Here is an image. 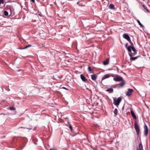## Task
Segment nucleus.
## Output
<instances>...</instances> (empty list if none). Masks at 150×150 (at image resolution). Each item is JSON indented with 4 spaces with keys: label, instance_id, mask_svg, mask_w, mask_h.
Instances as JSON below:
<instances>
[{
    "label": "nucleus",
    "instance_id": "nucleus-33",
    "mask_svg": "<svg viewBox=\"0 0 150 150\" xmlns=\"http://www.w3.org/2000/svg\"><path fill=\"white\" fill-rule=\"evenodd\" d=\"M2 118L1 117H0V119H2Z\"/></svg>",
    "mask_w": 150,
    "mask_h": 150
},
{
    "label": "nucleus",
    "instance_id": "nucleus-4",
    "mask_svg": "<svg viewBox=\"0 0 150 150\" xmlns=\"http://www.w3.org/2000/svg\"><path fill=\"white\" fill-rule=\"evenodd\" d=\"M113 80L115 81H123V78L117 75L113 78Z\"/></svg>",
    "mask_w": 150,
    "mask_h": 150
},
{
    "label": "nucleus",
    "instance_id": "nucleus-26",
    "mask_svg": "<svg viewBox=\"0 0 150 150\" xmlns=\"http://www.w3.org/2000/svg\"><path fill=\"white\" fill-rule=\"evenodd\" d=\"M69 128H70V129H71V131H72V130L73 129V127H72V126L70 125L69 127Z\"/></svg>",
    "mask_w": 150,
    "mask_h": 150
},
{
    "label": "nucleus",
    "instance_id": "nucleus-25",
    "mask_svg": "<svg viewBox=\"0 0 150 150\" xmlns=\"http://www.w3.org/2000/svg\"><path fill=\"white\" fill-rule=\"evenodd\" d=\"M32 46L31 45H29L26 46L24 48V49H26L29 47H32Z\"/></svg>",
    "mask_w": 150,
    "mask_h": 150
},
{
    "label": "nucleus",
    "instance_id": "nucleus-12",
    "mask_svg": "<svg viewBox=\"0 0 150 150\" xmlns=\"http://www.w3.org/2000/svg\"><path fill=\"white\" fill-rule=\"evenodd\" d=\"M91 78L93 81H95L97 78V76L95 74L91 75Z\"/></svg>",
    "mask_w": 150,
    "mask_h": 150
},
{
    "label": "nucleus",
    "instance_id": "nucleus-8",
    "mask_svg": "<svg viewBox=\"0 0 150 150\" xmlns=\"http://www.w3.org/2000/svg\"><path fill=\"white\" fill-rule=\"evenodd\" d=\"M80 78L84 82H86L88 81V80L86 79L84 76V75L83 74H81L80 75Z\"/></svg>",
    "mask_w": 150,
    "mask_h": 150
},
{
    "label": "nucleus",
    "instance_id": "nucleus-1",
    "mask_svg": "<svg viewBox=\"0 0 150 150\" xmlns=\"http://www.w3.org/2000/svg\"><path fill=\"white\" fill-rule=\"evenodd\" d=\"M131 46H129L127 47V50L129 52H131V54L135 55L137 53L136 50L133 46V45L132 42Z\"/></svg>",
    "mask_w": 150,
    "mask_h": 150
},
{
    "label": "nucleus",
    "instance_id": "nucleus-14",
    "mask_svg": "<svg viewBox=\"0 0 150 150\" xmlns=\"http://www.w3.org/2000/svg\"><path fill=\"white\" fill-rule=\"evenodd\" d=\"M4 0H0V8H3L4 6Z\"/></svg>",
    "mask_w": 150,
    "mask_h": 150
},
{
    "label": "nucleus",
    "instance_id": "nucleus-24",
    "mask_svg": "<svg viewBox=\"0 0 150 150\" xmlns=\"http://www.w3.org/2000/svg\"><path fill=\"white\" fill-rule=\"evenodd\" d=\"M4 14L5 16H7L8 15V13L7 11H5L4 12Z\"/></svg>",
    "mask_w": 150,
    "mask_h": 150
},
{
    "label": "nucleus",
    "instance_id": "nucleus-21",
    "mask_svg": "<svg viewBox=\"0 0 150 150\" xmlns=\"http://www.w3.org/2000/svg\"><path fill=\"white\" fill-rule=\"evenodd\" d=\"M142 6H143L144 8L148 12H149V10L148 9L147 7L145 6L144 5H143Z\"/></svg>",
    "mask_w": 150,
    "mask_h": 150
},
{
    "label": "nucleus",
    "instance_id": "nucleus-18",
    "mask_svg": "<svg viewBox=\"0 0 150 150\" xmlns=\"http://www.w3.org/2000/svg\"><path fill=\"white\" fill-rule=\"evenodd\" d=\"M109 7L110 8V9H114L115 8H114V5L113 4H110L109 6Z\"/></svg>",
    "mask_w": 150,
    "mask_h": 150
},
{
    "label": "nucleus",
    "instance_id": "nucleus-28",
    "mask_svg": "<svg viewBox=\"0 0 150 150\" xmlns=\"http://www.w3.org/2000/svg\"><path fill=\"white\" fill-rule=\"evenodd\" d=\"M10 109L11 110H14V109L13 108L11 107Z\"/></svg>",
    "mask_w": 150,
    "mask_h": 150
},
{
    "label": "nucleus",
    "instance_id": "nucleus-17",
    "mask_svg": "<svg viewBox=\"0 0 150 150\" xmlns=\"http://www.w3.org/2000/svg\"><path fill=\"white\" fill-rule=\"evenodd\" d=\"M88 70L90 73H93V71L89 66H88Z\"/></svg>",
    "mask_w": 150,
    "mask_h": 150
},
{
    "label": "nucleus",
    "instance_id": "nucleus-27",
    "mask_svg": "<svg viewBox=\"0 0 150 150\" xmlns=\"http://www.w3.org/2000/svg\"><path fill=\"white\" fill-rule=\"evenodd\" d=\"M50 150H57L56 149H50Z\"/></svg>",
    "mask_w": 150,
    "mask_h": 150
},
{
    "label": "nucleus",
    "instance_id": "nucleus-22",
    "mask_svg": "<svg viewBox=\"0 0 150 150\" xmlns=\"http://www.w3.org/2000/svg\"><path fill=\"white\" fill-rule=\"evenodd\" d=\"M103 64L105 65H107L109 64V61L108 60L105 61L103 62Z\"/></svg>",
    "mask_w": 150,
    "mask_h": 150
},
{
    "label": "nucleus",
    "instance_id": "nucleus-11",
    "mask_svg": "<svg viewBox=\"0 0 150 150\" xmlns=\"http://www.w3.org/2000/svg\"><path fill=\"white\" fill-rule=\"evenodd\" d=\"M110 75L109 74H107L105 75H104L102 78V80H104V79L108 78H109L110 77Z\"/></svg>",
    "mask_w": 150,
    "mask_h": 150
},
{
    "label": "nucleus",
    "instance_id": "nucleus-30",
    "mask_svg": "<svg viewBox=\"0 0 150 150\" xmlns=\"http://www.w3.org/2000/svg\"><path fill=\"white\" fill-rule=\"evenodd\" d=\"M31 1L34 2H35V0H31Z\"/></svg>",
    "mask_w": 150,
    "mask_h": 150
},
{
    "label": "nucleus",
    "instance_id": "nucleus-5",
    "mask_svg": "<svg viewBox=\"0 0 150 150\" xmlns=\"http://www.w3.org/2000/svg\"><path fill=\"white\" fill-rule=\"evenodd\" d=\"M122 82L118 84H117L115 85V87L117 88H120L123 87L125 84L126 81H122Z\"/></svg>",
    "mask_w": 150,
    "mask_h": 150
},
{
    "label": "nucleus",
    "instance_id": "nucleus-31",
    "mask_svg": "<svg viewBox=\"0 0 150 150\" xmlns=\"http://www.w3.org/2000/svg\"><path fill=\"white\" fill-rule=\"evenodd\" d=\"M128 45V44L127 43L125 44V46L126 47Z\"/></svg>",
    "mask_w": 150,
    "mask_h": 150
},
{
    "label": "nucleus",
    "instance_id": "nucleus-7",
    "mask_svg": "<svg viewBox=\"0 0 150 150\" xmlns=\"http://www.w3.org/2000/svg\"><path fill=\"white\" fill-rule=\"evenodd\" d=\"M144 134L145 136H147L148 134V128L146 125H144Z\"/></svg>",
    "mask_w": 150,
    "mask_h": 150
},
{
    "label": "nucleus",
    "instance_id": "nucleus-13",
    "mask_svg": "<svg viewBox=\"0 0 150 150\" xmlns=\"http://www.w3.org/2000/svg\"><path fill=\"white\" fill-rule=\"evenodd\" d=\"M131 113L132 117L135 119H136L137 117L134 112L132 110H131Z\"/></svg>",
    "mask_w": 150,
    "mask_h": 150
},
{
    "label": "nucleus",
    "instance_id": "nucleus-29",
    "mask_svg": "<svg viewBox=\"0 0 150 150\" xmlns=\"http://www.w3.org/2000/svg\"><path fill=\"white\" fill-rule=\"evenodd\" d=\"M62 88H63V89H66V90H68L66 88H65L64 87H63Z\"/></svg>",
    "mask_w": 150,
    "mask_h": 150
},
{
    "label": "nucleus",
    "instance_id": "nucleus-34",
    "mask_svg": "<svg viewBox=\"0 0 150 150\" xmlns=\"http://www.w3.org/2000/svg\"><path fill=\"white\" fill-rule=\"evenodd\" d=\"M79 2H77V4H79Z\"/></svg>",
    "mask_w": 150,
    "mask_h": 150
},
{
    "label": "nucleus",
    "instance_id": "nucleus-15",
    "mask_svg": "<svg viewBox=\"0 0 150 150\" xmlns=\"http://www.w3.org/2000/svg\"><path fill=\"white\" fill-rule=\"evenodd\" d=\"M10 11H11V15L12 16H13L14 15V13L13 8L11 7L10 8Z\"/></svg>",
    "mask_w": 150,
    "mask_h": 150
},
{
    "label": "nucleus",
    "instance_id": "nucleus-23",
    "mask_svg": "<svg viewBox=\"0 0 150 150\" xmlns=\"http://www.w3.org/2000/svg\"><path fill=\"white\" fill-rule=\"evenodd\" d=\"M117 110L116 108H115L114 111V114H115V116H116L117 114Z\"/></svg>",
    "mask_w": 150,
    "mask_h": 150
},
{
    "label": "nucleus",
    "instance_id": "nucleus-16",
    "mask_svg": "<svg viewBox=\"0 0 150 150\" xmlns=\"http://www.w3.org/2000/svg\"><path fill=\"white\" fill-rule=\"evenodd\" d=\"M139 150H143V146L141 143H140L139 146Z\"/></svg>",
    "mask_w": 150,
    "mask_h": 150
},
{
    "label": "nucleus",
    "instance_id": "nucleus-19",
    "mask_svg": "<svg viewBox=\"0 0 150 150\" xmlns=\"http://www.w3.org/2000/svg\"><path fill=\"white\" fill-rule=\"evenodd\" d=\"M137 21L139 25L141 27H144V26L140 22V21L139 20H137Z\"/></svg>",
    "mask_w": 150,
    "mask_h": 150
},
{
    "label": "nucleus",
    "instance_id": "nucleus-20",
    "mask_svg": "<svg viewBox=\"0 0 150 150\" xmlns=\"http://www.w3.org/2000/svg\"><path fill=\"white\" fill-rule=\"evenodd\" d=\"M107 91L112 93L113 92V89L112 88H110L106 90Z\"/></svg>",
    "mask_w": 150,
    "mask_h": 150
},
{
    "label": "nucleus",
    "instance_id": "nucleus-3",
    "mask_svg": "<svg viewBox=\"0 0 150 150\" xmlns=\"http://www.w3.org/2000/svg\"><path fill=\"white\" fill-rule=\"evenodd\" d=\"M134 128L137 135H139L140 133V129L139 127L136 122L134 123Z\"/></svg>",
    "mask_w": 150,
    "mask_h": 150
},
{
    "label": "nucleus",
    "instance_id": "nucleus-10",
    "mask_svg": "<svg viewBox=\"0 0 150 150\" xmlns=\"http://www.w3.org/2000/svg\"><path fill=\"white\" fill-rule=\"evenodd\" d=\"M129 55L131 57L130 58V60L132 61H133L135 60L136 59H137L139 56H137V57H132V56L133 55H134L133 54H131L130 53L129 54Z\"/></svg>",
    "mask_w": 150,
    "mask_h": 150
},
{
    "label": "nucleus",
    "instance_id": "nucleus-32",
    "mask_svg": "<svg viewBox=\"0 0 150 150\" xmlns=\"http://www.w3.org/2000/svg\"><path fill=\"white\" fill-rule=\"evenodd\" d=\"M5 137V136L2 137L1 138H4Z\"/></svg>",
    "mask_w": 150,
    "mask_h": 150
},
{
    "label": "nucleus",
    "instance_id": "nucleus-6",
    "mask_svg": "<svg viewBox=\"0 0 150 150\" xmlns=\"http://www.w3.org/2000/svg\"><path fill=\"white\" fill-rule=\"evenodd\" d=\"M123 37L124 38L126 39L129 42L132 43L131 40L129 35L127 34L124 33L123 34Z\"/></svg>",
    "mask_w": 150,
    "mask_h": 150
},
{
    "label": "nucleus",
    "instance_id": "nucleus-9",
    "mask_svg": "<svg viewBox=\"0 0 150 150\" xmlns=\"http://www.w3.org/2000/svg\"><path fill=\"white\" fill-rule=\"evenodd\" d=\"M133 91V90L132 89L129 88L127 92L126 95L128 96H130L132 95Z\"/></svg>",
    "mask_w": 150,
    "mask_h": 150
},
{
    "label": "nucleus",
    "instance_id": "nucleus-2",
    "mask_svg": "<svg viewBox=\"0 0 150 150\" xmlns=\"http://www.w3.org/2000/svg\"><path fill=\"white\" fill-rule=\"evenodd\" d=\"M121 100V98L120 97H119L117 99H114V104L118 106Z\"/></svg>",
    "mask_w": 150,
    "mask_h": 150
}]
</instances>
